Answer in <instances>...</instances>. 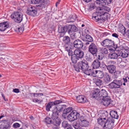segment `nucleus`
<instances>
[{"label":"nucleus","instance_id":"680f3d73","mask_svg":"<svg viewBox=\"0 0 129 129\" xmlns=\"http://www.w3.org/2000/svg\"><path fill=\"white\" fill-rule=\"evenodd\" d=\"M69 34L70 35V37L72 39H73L75 38V34H74V33H70V34Z\"/></svg>","mask_w":129,"mask_h":129},{"label":"nucleus","instance_id":"1a4fd4ad","mask_svg":"<svg viewBox=\"0 0 129 129\" xmlns=\"http://www.w3.org/2000/svg\"><path fill=\"white\" fill-rule=\"evenodd\" d=\"M11 124L7 120L0 121V129H9L10 128Z\"/></svg>","mask_w":129,"mask_h":129},{"label":"nucleus","instance_id":"f8f14e48","mask_svg":"<svg viewBox=\"0 0 129 129\" xmlns=\"http://www.w3.org/2000/svg\"><path fill=\"white\" fill-rule=\"evenodd\" d=\"M26 12L28 15L33 16H36L37 13L36 9L31 6L28 7Z\"/></svg>","mask_w":129,"mask_h":129},{"label":"nucleus","instance_id":"09e8293b","mask_svg":"<svg viewBox=\"0 0 129 129\" xmlns=\"http://www.w3.org/2000/svg\"><path fill=\"white\" fill-rule=\"evenodd\" d=\"M24 25H22L20 27L17 28V30L20 33H22L24 31Z\"/></svg>","mask_w":129,"mask_h":129},{"label":"nucleus","instance_id":"c03bdc74","mask_svg":"<svg viewBox=\"0 0 129 129\" xmlns=\"http://www.w3.org/2000/svg\"><path fill=\"white\" fill-rule=\"evenodd\" d=\"M45 5V3H42L41 4L37 6L38 9L39 10H41L44 9L46 7Z\"/></svg>","mask_w":129,"mask_h":129},{"label":"nucleus","instance_id":"4d7b16f0","mask_svg":"<svg viewBox=\"0 0 129 129\" xmlns=\"http://www.w3.org/2000/svg\"><path fill=\"white\" fill-rule=\"evenodd\" d=\"M86 120L84 118V117L83 116H82L80 117L79 119V122H82L84 121L85 120Z\"/></svg>","mask_w":129,"mask_h":129},{"label":"nucleus","instance_id":"0e129e2a","mask_svg":"<svg viewBox=\"0 0 129 129\" xmlns=\"http://www.w3.org/2000/svg\"><path fill=\"white\" fill-rule=\"evenodd\" d=\"M68 55L69 56H72V55H73L72 54L73 53V51H72V49H70V50H69V51L68 52Z\"/></svg>","mask_w":129,"mask_h":129},{"label":"nucleus","instance_id":"0eeeda50","mask_svg":"<svg viewBox=\"0 0 129 129\" xmlns=\"http://www.w3.org/2000/svg\"><path fill=\"white\" fill-rule=\"evenodd\" d=\"M126 42L124 41L121 39L119 40L118 44L114 46V48L118 49V51H120L122 49L126 48V47H128L126 45Z\"/></svg>","mask_w":129,"mask_h":129},{"label":"nucleus","instance_id":"473e14b6","mask_svg":"<svg viewBox=\"0 0 129 129\" xmlns=\"http://www.w3.org/2000/svg\"><path fill=\"white\" fill-rule=\"evenodd\" d=\"M62 41L66 45H68L70 43V38L68 36H65L63 37Z\"/></svg>","mask_w":129,"mask_h":129},{"label":"nucleus","instance_id":"f3484780","mask_svg":"<svg viewBox=\"0 0 129 129\" xmlns=\"http://www.w3.org/2000/svg\"><path fill=\"white\" fill-rule=\"evenodd\" d=\"M58 115L57 116V117L53 115L52 114V118L53 120L52 124L54 125L58 126L61 123L60 119L58 118Z\"/></svg>","mask_w":129,"mask_h":129},{"label":"nucleus","instance_id":"603ef678","mask_svg":"<svg viewBox=\"0 0 129 129\" xmlns=\"http://www.w3.org/2000/svg\"><path fill=\"white\" fill-rule=\"evenodd\" d=\"M58 32L59 33H64L63 27L61 26H59L58 28Z\"/></svg>","mask_w":129,"mask_h":129},{"label":"nucleus","instance_id":"3c124183","mask_svg":"<svg viewBox=\"0 0 129 129\" xmlns=\"http://www.w3.org/2000/svg\"><path fill=\"white\" fill-rule=\"evenodd\" d=\"M112 1V0H104V3L103 5H108L111 4Z\"/></svg>","mask_w":129,"mask_h":129},{"label":"nucleus","instance_id":"8fccbe9b","mask_svg":"<svg viewBox=\"0 0 129 129\" xmlns=\"http://www.w3.org/2000/svg\"><path fill=\"white\" fill-rule=\"evenodd\" d=\"M95 2L98 4L103 6L104 0H96Z\"/></svg>","mask_w":129,"mask_h":129},{"label":"nucleus","instance_id":"e2e57ef3","mask_svg":"<svg viewBox=\"0 0 129 129\" xmlns=\"http://www.w3.org/2000/svg\"><path fill=\"white\" fill-rule=\"evenodd\" d=\"M45 3V5H46V6H47L49 3V0H45L44 2L43 3Z\"/></svg>","mask_w":129,"mask_h":129},{"label":"nucleus","instance_id":"4c0bfd02","mask_svg":"<svg viewBox=\"0 0 129 129\" xmlns=\"http://www.w3.org/2000/svg\"><path fill=\"white\" fill-rule=\"evenodd\" d=\"M96 57V59L95 60H98L99 61L101 60L102 59L103 56L101 53H99L96 54V55H94Z\"/></svg>","mask_w":129,"mask_h":129},{"label":"nucleus","instance_id":"9d476101","mask_svg":"<svg viewBox=\"0 0 129 129\" xmlns=\"http://www.w3.org/2000/svg\"><path fill=\"white\" fill-rule=\"evenodd\" d=\"M62 101L60 100H57L55 101L54 102H49L46 106V110L48 111H49L50 108L55 105L62 103Z\"/></svg>","mask_w":129,"mask_h":129},{"label":"nucleus","instance_id":"6ab92c4d","mask_svg":"<svg viewBox=\"0 0 129 129\" xmlns=\"http://www.w3.org/2000/svg\"><path fill=\"white\" fill-rule=\"evenodd\" d=\"M100 90L99 89H95L92 93V97L99 101H100Z\"/></svg>","mask_w":129,"mask_h":129},{"label":"nucleus","instance_id":"20e7f679","mask_svg":"<svg viewBox=\"0 0 129 129\" xmlns=\"http://www.w3.org/2000/svg\"><path fill=\"white\" fill-rule=\"evenodd\" d=\"M122 84V83L121 80H115L108 84V86L110 89H116L120 88Z\"/></svg>","mask_w":129,"mask_h":129},{"label":"nucleus","instance_id":"774afa93","mask_svg":"<svg viewBox=\"0 0 129 129\" xmlns=\"http://www.w3.org/2000/svg\"><path fill=\"white\" fill-rule=\"evenodd\" d=\"M5 57H2L0 58V62H1V61L4 62L5 61Z\"/></svg>","mask_w":129,"mask_h":129},{"label":"nucleus","instance_id":"052dcab7","mask_svg":"<svg viewBox=\"0 0 129 129\" xmlns=\"http://www.w3.org/2000/svg\"><path fill=\"white\" fill-rule=\"evenodd\" d=\"M103 36L106 37L110 35L111 34L109 33L105 32L102 33Z\"/></svg>","mask_w":129,"mask_h":129},{"label":"nucleus","instance_id":"f03ea898","mask_svg":"<svg viewBox=\"0 0 129 129\" xmlns=\"http://www.w3.org/2000/svg\"><path fill=\"white\" fill-rule=\"evenodd\" d=\"M23 14L20 11H15L12 13L11 17L15 22L20 23L23 19Z\"/></svg>","mask_w":129,"mask_h":129},{"label":"nucleus","instance_id":"b1692460","mask_svg":"<svg viewBox=\"0 0 129 129\" xmlns=\"http://www.w3.org/2000/svg\"><path fill=\"white\" fill-rule=\"evenodd\" d=\"M73 108L72 107H69L64 109L63 111V113L62 115V116L63 117L66 118L67 117V115L68 113H70L71 111H72Z\"/></svg>","mask_w":129,"mask_h":129},{"label":"nucleus","instance_id":"a211bd4d","mask_svg":"<svg viewBox=\"0 0 129 129\" xmlns=\"http://www.w3.org/2000/svg\"><path fill=\"white\" fill-rule=\"evenodd\" d=\"M73 44L74 47L78 49H81L83 46L82 42L79 39L76 40L74 42Z\"/></svg>","mask_w":129,"mask_h":129},{"label":"nucleus","instance_id":"37998d69","mask_svg":"<svg viewBox=\"0 0 129 129\" xmlns=\"http://www.w3.org/2000/svg\"><path fill=\"white\" fill-rule=\"evenodd\" d=\"M95 7L94 3H90L88 5V9L91 10L95 9Z\"/></svg>","mask_w":129,"mask_h":129},{"label":"nucleus","instance_id":"f704fd0d","mask_svg":"<svg viewBox=\"0 0 129 129\" xmlns=\"http://www.w3.org/2000/svg\"><path fill=\"white\" fill-rule=\"evenodd\" d=\"M110 114L113 118L117 119L118 117V116L116 111L113 110L111 111L110 112Z\"/></svg>","mask_w":129,"mask_h":129},{"label":"nucleus","instance_id":"de8ad7c7","mask_svg":"<svg viewBox=\"0 0 129 129\" xmlns=\"http://www.w3.org/2000/svg\"><path fill=\"white\" fill-rule=\"evenodd\" d=\"M63 27L64 33H66L68 31V33L69 34V31L70 30L69 25H66Z\"/></svg>","mask_w":129,"mask_h":129},{"label":"nucleus","instance_id":"13d9d810","mask_svg":"<svg viewBox=\"0 0 129 129\" xmlns=\"http://www.w3.org/2000/svg\"><path fill=\"white\" fill-rule=\"evenodd\" d=\"M33 101L35 102H41L42 101V100L40 101V100H38L37 99L35 98L33 99Z\"/></svg>","mask_w":129,"mask_h":129},{"label":"nucleus","instance_id":"79ce46f5","mask_svg":"<svg viewBox=\"0 0 129 129\" xmlns=\"http://www.w3.org/2000/svg\"><path fill=\"white\" fill-rule=\"evenodd\" d=\"M53 120L49 117H47L45 119V122L47 124H52Z\"/></svg>","mask_w":129,"mask_h":129},{"label":"nucleus","instance_id":"49530a36","mask_svg":"<svg viewBox=\"0 0 129 129\" xmlns=\"http://www.w3.org/2000/svg\"><path fill=\"white\" fill-rule=\"evenodd\" d=\"M80 123L74 122L73 124V126L75 129H79L80 128Z\"/></svg>","mask_w":129,"mask_h":129},{"label":"nucleus","instance_id":"c756f323","mask_svg":"<svg viewBox=\"0 0 129 129\" xmlns=\"http://www.w3.org/2000/svg\"><path fill=\"white\" fill-rule=\"evenodd\" d=\"M70 30L69 31V34H70L72 32H75L78 30L77 27L74 25H69Z\"/></svg>","mask_w":129,"mask_h":129},{"label":"nucleus","instance_id":"4be33fe9","mask_svg":"<svg viewBox=\"0 0 129 129\" xmlns=\"http://www.w3.org/2000/svg\"><path fill=\"white\" fill-rule=\"evenodd\" d=\"M75 54L79 58H81L83 57L84 56L83 52L79 49L75 50L74 52Z\"/></svg>","mask_w":129,"mask_h":129},{"label":"nucleus","instance_id":"ddd939ff","mask_svg":"<svg viewBox=\"0 0 129 129\" xmlns=\"http://www.w3.org/2000/svg\"><path fill=\"white\" fill-rule=\"evenodd\" d=\"M114 120L113 119L110 120H107L106 122L104 129H111L114 126Z\"/></svg>","mask_w":129,"mask_h":129},{"label":"nucleus","instance_id":"4468645a","mask_svg":"<svg viewBox=\"0 0 129 129\" xmlns=\"http://www.w3.org/2000/svg\"><path fill=\"white\" fill-rule=\"evenodd\" d=\"M93 17L96 20V21L97 22L100 20L102 19L104 20V18H106L105 17L103 16V15L100 12V11H97L93 14Z\"/></svg>","mask_w":129,"mask_h":129},{"label":"nucleus","instance_id":"864d4df0","mask_svg":"<svg viewBox=\"0 0 129 129\" xmlns=\"http://www.w3.org/2000/svg\"><path fill=\"white\" fill-rule=\"evenodd\" d=\"M102 53L103 54H107L108 53V50L107 48H102L101 49Z\"/></svg>","mask_w":129,"mask_h":129},{"label":"nucleus","instance_id":"e433bc0d","mask_svg":"<svg viewBox=\"0 0 129 129\" xmlns=\"http://www.w3.org/2000/svg\"><path fill=\"white\" fill-rule=\"evenodd\" d=\"M108 114V112H105L102 113L101 114L100 117L99 118L107 120V119Z\"/></svg>","mask_w":129,"mask_h":129},{"label":"nucleus","instance_id":"412c9836","mask_svg":"<svg viewBox=\"0 0 129 129\" xmlns=\"http://www.w3.org/2000/svg\"><path fill=\"white\" fill-rule=\"evenodd\" d=\"M7 22H4L0 23V30L2 31H5L9 27Z\"/></svg>","mask_w":129,"mask_h":129},{"label":"nucleus","instance_id":"dca6fc26","mask_svg":"<svg viewBox=\"0 0 129 129\" xmlns=\"http://www.w3.org/2000/svg\"><path fill=\"white\" fill-rule=\"evenodd\" d=\"M111 100L110 97L108 96L101 100L99 101L105 106H107L110 104Z\"/></svg>","mask_w":129,"mask_h":129},{"label":"nucleus","instance_id":"2eb2a0df","mask_svg":"<svg viewBox=\"0 0 129 129\" xmlns=\"http://www.w3.org/2000/svg\"><path fill=\"white\" fill-rule=\"evenodd\" d=\"M122 51L118 54L119 56H121L123 58H125L127 57L129 53V48L128 47H126V48L122 49Z\"/></svg>","mask_w":129,"mask_h":129},{"label":"nucleus","instance_id":"c9c22d12","mask_svg":"<svg viewBox=\"0 0 129 129\" xmlns=\"http://www.w3.org/2000/svg\"><path fill=\"white\" fill-rule=\"evenodd\" d=\"M94 82L97 86L101 85L103 84V81L100 79L95 78L93 79Z\"/></svg>","mask_w":129,"mask_h":129},{"label":"nucleus","instance_id":"cd10ccee","mask_svg":"<svg viewBox=\"0 0 129 129\" xmlns=\"http://www.w3.org/2000/svg\"><path fill=\"white\" fill-rule=\"evenodd\" d=\"M111 78L110 76L108 73H106L104 77V81L105 83H108L111 81Z\"/></svg>","mask_w":129,"mask_h":129},{"label":"nucleus","instance_id":"393cba45","mask_svg":"<svg viewBox=\"0 0 129 129\" xmlns=\"http://www.w3.org/2000/svg\"><path fill=\"white\" fill-rule=\"evenodd\" d=\"M86 99L85 97L82 95L78 96L76 98L77 102L79 103H84L86 102Z\"/></svg>","mask_w":129,"mask_h":129},{"label":"nucleus","instance_id":"a18cd8bd","mask_svg":"<svg viewBox=\"0 0 129 129\" xmlns=\"http://www.w3.org/2000/svg\"><path fill=\"white\" fill-rule=\"evenodd\" d=\"M70 124L68 123V122L66 121H64L62 123V126L64 128V129L68 127Z\"/></svg>","mask_w":129,"mask_h":129},{"label":"nucleus","instance_id":"72a5a7b5","mask_svg":"<svg viewBox=\"0 0 129 129\" xmlns=\"http://www.w3.org/2000/svg\"><path fill=\"white\" fill-rule=\"evenodd\" d=\"M118 56L119 55H118L117 54L115 53H110L108 55L109 58L110 59H117Z\"/></svg>","mask_w":129,"mask_h":129},{"label":"nucleus","instance_id":"338daca9","mask_svg":"<svg viewBox=\"0 0 129 129\" xmlns=\"http://www.w3.org/2000/svg\"><path fill=\"white\" fill-rule=\"evenodd\" d=\"M13 91L16 93H18L19 92V89H18L15 88L13 89Z\"/></svg>","mask_w":129,"mask_h":129},{"label":"nucleus","instance_id":"58836bf2","mask_svg":"<svg viewBox=\"0 0 129 129\" xmlns=\"http://www.w3.org/2000/svg\"><path fill=\"white\" fill-rule=\"evenodd\" d=\"M119 31L123 35H124L126 33L125 32L126 28L123 26L122 25L120 27H119Z\"/></svg>","mask_w":129,"mask_h":129},{"label":"nucleus","instance_id":"6e6d98bb","mask_svg":"<svg viewBox=\"0 0 129 129\" xmlns=\"http://www.w3.org/2000/svg\"><path fill=\"white\" fill-rule=\"evenodd\" d=\"M20 125L18 123H16L13 124V128H16L20 127Z\"/></svg>","mask_w":129,"mask_h":129},{"label":"nucleus","instance_id":"bf43d9fd","mask_svg":"<svg viewBox=\"0 0 129 129\" xmlns=\"http://www.w3.org/2000/svg\"><path fill=\"white\" fill-rule=\"evenodd\" d=\"M40 0H32L31 2L33 4H36L40 3Z\"/></svg>","mask_w":129,"mask_h":129},{"label":"nucleus","instance_id":"bb28decb","mask_svg":"<svg viewBox=\"0 0 129 129\" xmlns=\"http://www.w3.org/2000/svg\"><path fill=\"white\" fill-rule=\"evenodd\" d=\"M107 120H105L101 118H99L97 119L98 123V124L100 125V126L104 128V127L106 122L107 121Z\"/></svg>","mask_w":129,"mask_h":129},{"label":"nucleus","instance_id":"6e6552de","mask_svg":"<svg viewBox=\"0 0 129 129\" xmlns=\"http://www.w3.org/2000/svg\"><path fill=\"white\" fill-rule=\"evenodd\" d=\"M79 113L75 111H73L67 116L68 119L70 121H74L77 119L79 116Z\"/></svg>","mask_w":129,"mask_h":129},{"label":"nucleus","instance_id":"2f4dec72","mask_svg":"<svg viewBox=\"0 0 129 129\" xmlns=\"http://www.w3.org/2000/svg\"><path fill=\"white\" fill-rule=\"evenodd\" d=\"M82 40L84 41L91 42L93 41V39L92 37L88 35H86L84 37Z\"/></svg>","mask_w":129,"mask_h":129},{"label":"nucleus","instance_id":"a878e982","mask_svg":"<svg viewBox=\"0 0 129 129\" xmlns=\"http://www.w3.org/2000/svg\"><path fill=\"white\" fill-rule=\"evenodd\" d=\"M84 73L89 76L91 75L93 76V77H95V76H94V73L93 72V71H92V70L90 68H89V67L87 69H86L85 70H84L83 71Z\"/></svg>","mask_w":129,"mask_h":129},{"label":"nucleus","instance_id":"9b49d317","mask_svg":"<svg viewBox=\"0 0 129 129\" xmlns=\"http://www.w3.org/2000/svg\"><path fill=\"white\" fill-rule=\"evenodd\" d=\"M110 8L107 7L103 6L100 9L99 11L106 18H107V16L108 13L110 11Z\"/></svg>","mask_w":129,"mask_h":129},{"label":"nucleus","instance_id":"a19ab883","mask_svg":"<svg viewBox=\"0 0 129 129\" xmlns=\"http://www.w3.org/2000/svg\"><path fill=\"white\" fill-rule=\"evenodd\" d=\"M71 60L72 62L74 63H75L77 61L79 60V58L75 54L72 55L71 57Z\"/></svg>","mask_w":129,"mask_h":129},{"label":"nucleus","instance_id":"aec40b11","mask_svg":"<svg viewBox=\"0 0 129 129\" xmlns=\"http://www.w3.org/2000/svg\"><path fill=\"white\" fill-rule=\"evenodd\" d=\"M108 72L111 74L114 73L116 72V67L114 65H109L106 66Z\"/></svg>","mask_w":129,"mask_h":129},{"label":"nucleus","instance_id":"f257e3e1","mask_svg":"<svg viewBox=\"0 0 129 129\" xmlns=\"http://www.w3.org/2000/svg\"><path fill=\"white\" fill-rule=\"evenodd\" d=\"M73 66L75 71L78 72L80 71L83 72L88 69L89 67L88 62L85 60L79 61L77 64H74Z\"/></svg>","mask_w":129,"mask_h":129},{"label":"nucleus","instance_id":"ea45409f","mask_svg":"<svg viewBox=\"0 0 129 129\" xmlns=\"http://www.w3.org/2000/svg\"><path fill=\"white\" fill-rule=\"evenodd\" d=\"M89 122L86 120L82 122H80V125L83 127H86L88 126L89 125Z\"/></svg>","mask_w":129,"mask_h":129},{"label":"nucleus","instance_id":"c85d7f7f","mask_svg":"<svg viewBox=\"0 0 129 129\" xmlns=\"http://www.w3.org/2000/svg\"><path fill=\"white\" fill-rule=\"evenodd\" d=\"M94 73L95 74V75H94L95 77H97L98 78H102L104 76L103 73L101 71L96 70Z\"/></svg>","mask_w":129,"mask_h":129},{"label":"nucleus","instance_id":"7c9ffc66","mask_svg":"<svg viewBox=\"0 0 129 129\" xmlns=\"http://www.w3.org/2000/svg\"><path fill=\"white\" fill-rule=\"evenodd\" d=\"M100 62L96 60H95L92 64V65L94 69L98 68L100 67Z\"/></svg>","mask_w":129,"mask_h":129},{"label":"nucleus","instance_id":"5fc2aeb1","mask_svg":"<svg viewBox=\"0 0 129 129\" xmlns=\"http://www.w3.org/2000/svg\"><path fill=\"white\" fill-rule=\"evenodd\" d=\"M65 50L68 52L71 49L70 47V46L68 45H65L64 46Z\"/></svg>","mask_w":129,"mask_h":129},{"label":"nucleus","instance_id":"39448f33","mask_svg":"<svg viewBox=\"0 0 129 129\" xmlns=\"http://www.w3.org/2000/svg\"><path fill=\"white\" fill-rule=\"evenodd\" d=\"M65 106V105H59L55 106L52 110L53 115L57 117V116L58 115V113L63 110Z\"/></svg>","mask_w":129,"mask_h":129},{"label":"nucleus","instance_id":"5701e85b","mask_svg":"<svg viewBox=\"0 0 129 129\" xmlns=\"http://www.w3.org/2000/svg\"><path fill=\"white\" fill-rule=\"evenodd\" d=\"M99 95H100V100L108 96V94L107 92L104 89H102L101 91H100Z\"/></svg>","mask_w":129,"mask_h":129},{"label":"nucleus","instance_id":"7ed1b4c3","mask_svg":"<svg viewBox=\"0 0 129 129\" xmlns=\"http://www.w3.org/2000/svg\"><path fill=\"white\" fill-rule=\"evenodd\" d=\"M101 44L104 47H107L111 50H113L111 47H114V46H115L114 44L113 41L109 39H106L101 43Z\"/></svg>","mask_w":129,"mask_h":129},{"label":"nucleus","instance_id":"69168bd1","mask_svg":"<svg viewBox=\"0 0 129 129\" xmlns=\"http://www.w3.org/2000/svg\"><path fill=\"white\" fill-rule=\"evenodd\" d=\"M109 63L110 64V65H114V64H116V62L114 61H109Z\"/></svg>","mask_w":129,"mask_h":129},{"label":"nucleus","instance_id":"423d86ee","mask_svg":"<svg viewBox=\"0 0 129 129\" xmlns=\"http://www.w3.org/2000/svg\"><path fill=\"white\" fill-rule=\"evenodd\" d=\"M88 51L93 56L96 55L98 52V47L95 43H91L89 46Z\"/></svg>","mask_w":129,"mask_h":129}]
</instances>
